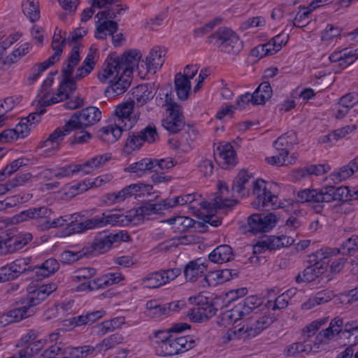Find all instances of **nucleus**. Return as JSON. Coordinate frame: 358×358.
Returning <instances> with one entry per match:
<instances>
[{"label": "nucleus", "mask_w": 358, "mask_h": 358, "mask_svg": "<svg viewBox=\"0 0 358 358\" xmlns=\"http://www.w3.org/2000/svg\"><path fill=\"white\" fill-rule=\"evenodd\" d=\"M87 29L84 28H78L72 31L68 38H66V34L61 29L56 30L54 34H59L62 39L65 40L62 44V48L66 44L71 47V52L66 58L64 60L62 67V83L57 97H64V91L69 88L70 90H77V83L83 80L87 77L94 69L96 66L95 55L96 50L90 48V51L85 58L81 65L78 64L81 61L80 53L83 49L82 45L78 41L87 34ZM59 99H53L55 101Z\"/></svg>", "instance_id": "nucleus-1"}, {"label": "nucleus", "mask_w": 358, "mask_h": 358, "mask_svg": "<svg viewBox=\"0 0 358 358\" xmlns=\"http://www.w3.org/2000/svg\"><path fill=\"white\" fill-rule=\"evenodd\" d=\"M251 176L245 170L241 171L233 185V190L245 196L248 194V186L252 185V195L255 197L252 205L257 209L285 208L287 205L278 201V197L270 192L269 184L262 179L250 181Z\"/></svg>", "instance_id": "nucleus-2"}, {"label": "nucleus", "mask_w": 358, "mask_h": 358, "mask_svg": "<svg viewBox=\"0 0 358 358\" xmlns=\"http://www.w3.org/2000/svg\"><path fill=\"white\" fill-rule=\"evenodd\" d=\"M120 1V0H92V6L100 10L94 17L96 38L105 39L108 35H113L116 32L117 24L113 20L123 10L118 3Z\"/></svg>", "instance_id": "nucleus-3"}, {"label": "nucleus", "mask_w": 358, "mask_h": 358, "mask_svg": "<svg viewBox=\"0 0 358 358\" xmlns=\"http://www.w3.org/2000/svg\"><path fill=\"white\" fill-rule=\"evenodd\" d=\"M339 250L336 248H328L320 250L310 255L309 262L312 265L306 267L301 273L296 276V282H310L314 281L321 275L327 268L326 259H329L333 254H338Z\"/></svg>", "instance_id": "nucleus-4"}, {"label": "nucleus", "mask_w": 358, "mask_h": 358, "mask_svg": "<svg viewBox=\"0 0 358 358\" xmlns=\"http://www.w3.org/2000/svg\"><path fill=\"white\" fill-rule=\"evenodd\" d=\"M208 41L224 53L236 55L243 48V43L231 29L222 27L208 37Z\"/></svg>", "instance_id": "nucleus-5"}, {"label": "nucleus", "mask_w": 358, "mask_h": 358, "mask_svg": "<svg viewBox=\"0 0 358 358\" xmlns=\"http://www.w3.org/2000/svg\"><path fill=\"white\" fill-rule=\"evenodd\" d=\"M64 41L65 40L62 39L59 34L53 35L51 47L54 50V53L47 60L34 66L31 69V73L27 78L29 85L33 84L36 80H37L41 73L49 66L59 61L62 53V44Z\"/></svg>", "instance_id": "nucleus-6"}, {"label": "nucleus", "mask_w": 358, "mask_h": 358, "mask_svg": "<svg viewBox=\"0 0 358 358\" xmlns=\"http://www.w3.org/2000/svg\"><path fill=\"white\" fill-rule=\"evenodd\" d=\"M126 74V68L120 64L118 55L110 53L102 64L97 73V78L101 83H108Z\"/></svg>", "instance_id": "nucleus-7"}, {"label": "nucleus", "mask_w": 358, "mask_h": 358, "mask_svg": "<svg viewBox=\"0 0 358 358\" xmlns=\"http://www.w3.org/2000/svg\"><path fill=\"white\" fill-rule=\"evenodd\" d=\"M117 123L122 125L125 130L131 129L139 120L141 113L138 107L135 108L134 100H127L118 104L114 110Z\"/></svg>", "instance_id": "nucleus-8"}, {"label": "nucleus", "mask_w": 358, "mask_h": 358, "mask_svg": "<svg viewBox=\"0 0 358 358\" xmlns=\"http://www.w3.org/2000/svg\"><path fill=\"white\" fill-rule=\"evenodd\" d=\"M123 222L122 216L116 213H103L101 216H95L76 224L73 230L82 233L87 230H92L104 227L107 225H115Z\"/></svg>", "instance_id": "nucleus-9"}, {"label": "nucleus", "mask_w": 358, "mask_h": 358, "mask_svg": "<svg viewBox=\"0 0 358 358\" xmlns=\"http://www.w3.org/2000/svg\"><path fill=\"white\" fill-rule=\"evenodd\" d=\"M101 117V113L96 107H87L75 113L66 122L71 130L81 129L94 124Z\"/></svg>", "instance_id": "nucleus-10"}, {"label": "nucleus", "mask_w": 358, "mask_h": 358, "mask_svg": "<svg viewBox=\"0 0 358 358\" xmlns=\"http://www.w3.org/2000/svg\"><path fill=\"white\" fill-rule=\"evenodd\" d=\"M195 345V340L190 336L173 337L161 345V356H173L185 352Z\"/></svg>", "instance_id": "nucleus-11"}, {"label": "nucleus", "mask_w": 358, "mask_h": 358, "mask_svg": "<svg viewBox=\"0 0 358 358\" xmlns=\"http://www.w3.org/2000/svg\"><path fill=\"white\" fill-rule=\"evenodd\" d=\"M168 94H166L165 105L166 116L162 120V126L171 133H176L185 126L184 117L180 111L179 106L170 101Z\"/></svg>", "instance_id": "nucleus-12"}, {"label": "nucleus", "mask_w": 358, "mask_h": 358, "mask_svg": "<svg viewBox=\"0 0 358 358\" xmlns=\"http://www.w3.org/2000/svg\"><path fill=\"white\" fill-rule=\"evenodd\" d=\"M262 315H253L249 320L243 321L245 329L250 336L254 338L262 331L268 328L274 321V317L270 313V310H262L260 308Z\"/></svg>", "instance_id": "nucleus-13"}, {"label": "nucleus", "mask_w": 358, "mask_h": 358, "mask_svg": "<svg viewBox=\"0 0 358 358\" xmlns=\"http://www.w3.org/2000/svg\"><path fill=\"white\" fill-rule=\"evenodd\" d=\"M230 192L226 184L220 183L218 185V192L215 196L210 199V201H200L199 206L203 209H209L211 208L215 209H222L231 208L236 205V200L232 199L229 196Z\"/></svg>", "instance_id": "nucleus-14"}, {"label": "nucleus", "mask_w": 358, "mask_h": 358, "mask_svg": "<svg viewBox=\"0 0 358 358\" xmlns=\"http://www.w3.org/2000/svg\"><path fill=\"white\" fill-rule=\"evenodd\" d=\"M278 218L273 213H255L248 217V224L250 231L257 234L267 232L272 229L277 224Z\"/></svg>", "instance_id": "nucleus-15"}, {"label": "nucleus", "mask_w": 358, "mask_h": 358, "mask_svg": "<svg viewBox=\"0 0 358 358\" xmlns=\"http://www.w3.org/2000/svg\"><path fill=\"white\" fill-rule=\"evenodd\" d=\"M153 189L152 185L137 182L131 184L117 192L108 194L106 196L107 201L110 204L120 203L134 195L138 192H146L150 193Z\"/></svg>", "instance_id": "nucleus-16"}, {"label": "nucleus", "mask_w": 358, "mask_h": 358, "mask_svg": "<svg viewBox=\"0 0 358 358\" xmlns=\"http://www.w3.org/2000/svg\"><path fill=\"white\" fill-rule=\"evenodd\" d=\"M57 289V285L54 282L43 285L36 289L30 287L28 289L27 298L23 299L21 303H26L29 307L34 308V306L40 304Z\"/></svg>", "instance_id": "nucleus-17"}, {"label": "nucleus", "mask_w": 358, "mask_h": 358, "mask_svg": "<svg viewBox=\"0 0 358 358\" xmlns=\"http://www.w3.org/2000/svg\"><path fill=\"white\" fill-rule=\"evenodd\" d=\"M61 78H62V80L59 83L57 91L55 94H52V95L48 91V89L52 86V85L53 83V81H54L53 75H49L46 78V79L43 81L41 88V93H43V95L38 101V106H39L41 107H45V106H50L52 104L59 103L60 101L65 100V99H67L69 92H74L76 91V90H73V91L70 90L69 88H67L64 92V97H62V99L61 98V99H58L57 101H55V100H53V99H56V98L59 99V97H57V94H59L60 85L63 80V78H62V75H61Z\"/></svg>", "instance_id": "nucleus-18"}, {"label": "nucleus", "mask_w": 358, "mask_h": 358, "mask_svg": "<svg viewBox=\"0 0 358 358\" xmlns=\"http://www.w3.org/2000/svg\"><path fill=\"white\" fill-rule=\"evenodd\" d=\"M6 236L7 237L4 238V245H6L8 254L21 250L33 238L32 234L30 233L17 231H10Z\"/></svg>", "instance_id": "nucleus-19"}, {"label": "nucleus", "mask_w": 358, "mask_h": 358, "mask_svg": "<svg viewBox=\"0 0 358 358\" xmlns=\"http://www.w3.org/2000/svg\"><path fill=\"white\" fill-rule=\"evenodd\" d=\"M166 55V50L161 47L156 46L152 48L143 60L145 64L147 73H156L163 66Z\"/></svg>", "instance_id": "nucleus-20"}, {"label": "nucleus", "mask_w": 358, "mask_h": 358, "mask_svg": "<svg viewBox=\"0 0 358 358\" xmlns=\"http://www.w3.org/2000/svg\"><path fill=\"white\" fill-rule=\"evenodd\" d=\"M206 262L201 258H197L194 260L190 261L185 267L184 274L187 280L190 282H195L199 278L207 275Z\"/></svg>", "instance_id": "nucleus-21"}, {"label": "nucleus", "mask_w": 358, "mask_h": 358, "mask_svg": "<svg viewBox=\"0 0 358 358\" xmlns=\"http://www.w3.org/2000/svg\"><path fill=\"white\" fill-rule=\"evenodd\" d=\"M142 53L138 49H130L124 51L121 56H118L120 64L126 68V73L131 74L136 68L139 73H141L138 63L142 59Z\"/></svg>", "instance_id": "nucleus-22"}, {"label": "nucleus", "mask_w": 358, "mask_h": 358, "mask_svg": "<svg viewBox=\"0 0 358 358\" xmlns=\"http://www.w3.org/2000/svg\"><path fill=\"white\" fill-rule=\"evenodd\" d=\"M130 74L126 73L119 76L112 82H109V85L105 90V95L109 99H114L117 96L124 94L129 88L131 84Z\"/></svg>", "instance_id": "nucleus-23"}, {"label": "nucleus", "mask_w": 358, "mask_h": 358, "mask_svg": "<svg viewBox=\"0 0 358 358\" xmlns=\"http://www.w3.org/2000/svg\"><path fill=\"white\" fill-rule=\"evenodd\" d=\"M217 160L222 168L227 169L236 164V155L234 147L230 143L220 145L217 148Z\"/></svg>", "instance_id": "nucleus-24"}, {"label": "nucleus", "mask_w": 358, "mask_h": 358, "mask_svg": "<svg viewBox=\"0 0 358 358\" xmlns=\"http://www.w3.org/2000/svg\"><path fill=\"white\" fill-rule=\"evenodd\" d=\"M113 180V174L112 173H106L99 176L93 180H87L78 183L76 185L72 186L71 188L76 192L75 194H79L87 191L90 188L104 186L110 183Z\"/></svg>", "instance_id": "nucleus-25"}, {"label": "nucleus", "mask_w": 358, "mask_h": 358, "mask_svg": "<svg viewBox=\"0 0 358 358\" xmlns=\"http://www.w3.org/2000/svg\"><path fill=\"white\" fill-rule=\"evenodd\" d=\"M167 208L166 200L155 203H147L136 208L134 211H131L130 215L136 216L138 220H144L146 217L160 213L162 210Z\"/></svg>", "instance_id": "nucleus-26"}, {"label": "nucleus", "mask_w": 358, "mask_h": 358, "mask_svg": "<svg viewBox=\"0 0 358 358\" xmlns=\"http://www.w3.org/2000/svg\"><path fill=\"white\" fill-rule=\"evenodd\" d=\"M324 201H347L352 200V191L348 187H335L331 185L324 187Z\"/></svg>", "instance_id": "nucleus-27"}, {"label": "nucleus", "mask_w": 358, "mask_h": 358, "mask_svg": "<svg viewBox=\"0 0 358 358\" xmlns=\"http://www.w3.org/2000/svg\"><path fill=\"white\" fill-rule=\"evenodd\" d=\"M262 299L257 296H250L245 298L243 301L240 302L235 307L236 311L239 313L241 317L249 315L252 311L257 315L260 311L262 306Z\"/></svg>", "instance_id": "nucleus-28"}, {"label": "nucleus", "mask_w": 358, "mask_h": 358, "mask_svg": "<svg viewBox=\"0 0 358 358\" xmlns=\"http://www.w3.org/2000/svg\"><path fill=\"white\" fill-rule=\"evenodd\" d=\"M111 159L110 153H105L94 156L85 162L78 164L80 173L84 175L90 174L95 170L103 167Z\"/></svg>", "instance_id": "nucleus-29"}, {"label": "nucleus", "mask_w": 358, "mask_h": 358, "mask_svg": "<svg viewBox=\"0 0 358 358\" xmlns=\"http://www.w3.org/2000/svg\"><path fill=\"white\" fill-rule=\"evenodd\" d=\"M49 214L50 210L46 207L32 208L22 211L19 214L13 216L12 218V222L14 224H19L31 219H40L46 217L49 215Z\"/></svg>", "instance_id": "nucleus-30"}, {"label": "nucleus", "mask_w": 358, "mask_h": 358, "mask_svg": "<svg viewBox=\"0 0 358 358\" xmlns=\"http://www.w3.org/2000/svg\"><path fill=\"white\" fill-rule=\"evenodd\" d=\"M329 59L331 62H338L340 66L345 68L358 59V53L357 50L345 48L333 52Z\"/></svg>", "instance_id": "nucleus-31"}, {"label": "nucleus", "mask_w": 358, "mask_h": 358, "mask_svg": "<svg viewBox=\"0 0 358 358\" xmlns=\"http://www.w3.org/2000/svg\"><path fill=\"white\" fill-rule=\"evenodd\" d=\"M296 143L297 138L295 132L289 131L278 137L274 142V146L278 151H280V156L289 157V150Z\"/></svg>", "instance_id": "nucleus-32"}, {"label": "nucleus", "mask_w": 358, "mask_h": 358, "mask_svg": "<svg viewBox=\"0 0 358 358\" xmlns=\"http://www.w3.org/2000/svg\"><path fill=\"white\" fill-rule=\"evenodd\" d=\"M124 127L115 123L103 127L100 130V138L106 143H113L116 142L122 136Z\"/></svg>", "instance_id": "nucleus-33"}, {"label": "nucleus", "mask_w": 358, "mask_h": 358, "mask_svg": "<svg viewBox=\"0 0 358 358\" xmlns=\"http://www.w3.org/2000/svg\"><path fill=\"white\" fill-rule=\"evenodd\" d=\"M23 306L13 309L4 314L5 324L19 322L24 318L31 316L34 313V309L29 307L26 303H22Z\"/></svg>", "instance_id": "nucleus-34"}, {"label": "nucleus", "mask_w": 358, "mask_h": 358, "mask_svg": "<svg viewBox=\"0 0 358 358\" xmlns=\"http://www.w3.org/2000/svg\"><path fill=\"white\" fill-rule=\"evenodd\" d=\"M201 196L197 194H189L180 196L175 197L171 199H166L168 208H173L178 205H186L189 204V208H192L195 213H198L199 209L196 206L192 205L194 202L200 201ZM200 202H199V203Z\"/></svg>", "instance_id": "nucleus-35"}, {"label": "nucleus", "mask_w": 358, "mask_h": 358, "mask_svg": "<svg viewBox=\"0 0 358 358\" xmlns=\"http://www.w3.org/2000/svg\"><path fill=\"white\" fill-rule=\"evenodd\" d=\"M152 170L151 158H144L138 162L131 163L124 169L125 172L134 174L137 177H142Z\"/></svg>", "instance_id": "nucleus-36"}, {"label": "nucleus", "mask_w": 358, "mask_h": 358, "mask_svg": "<svg viewBox=\"0 0 358 358\" xmlns=\"http://www.w3.org/2000/svg\"><path fill=\"white\" fill-rule=\"evenodd\" d=\"M132 94L134 101L137 103L138 108L147 103L155 95L152 87L148 85H140L137 86L133 90Z\"/></svg>", "instance_id": "nucleus-37"}, {"label": "nucleus", "mask_w": 358, "mask_h": 358, "mask_svg": "<svg viewBox=\"0 0 358 358\" xmlns=\"http://www.w3.org/2000/svg\"><path fill=\"white\" fill-rule=\"evenodd\" d=\"M232 249L227 245H222L217 247L208 256V258L211 262L218 264L229 262L232 259Z\"/></svg>", "instance_id": "nucleus-38"}, {"label": "nucleus", "mask_w": 358, "mask_h": 358, "mask_svg": "<svg viewBox=\"0 0 358 358\" xmlns=\"http://www.w3.org/2000/svg\"><path fill=\"white\" fill-rule=\"evenodd\" d=\"M174 83L178 98L181 101L187 100L191 90V82L180 72L176 75Z\"/></svg>", "instance_id": "nucleus-39"}, {"label": "nucleus", "mask_w": 358, "mask_h": 358, "mask_svg": "<svg viewBox=\"0 0 358 358\" xmlns=\"http://www.w3.org/2000/svg\"><path fill=\"white\" fill-rule=\"evenodd\" d=\"M324 187L320 189H303L298 193V198L300 202H325L324 201Z\"/></svg>", "instance_id": "nucleus-40"}, {"label": "nucleus", "mask_w": 358, "mask_h": 358, "mask_svg": "<svg viewBox=\"0 0 358 358\" xmlns=\"http://www.w3.org/2000/svg\"><path fill=\"white\" fill-rule=\"evenodd\" d=\"M124 339V336L122 334H113L104 338L101 342L96 344V351L99 353H101L113 349L117 345L123 343Z\"/></svg>", "instance_id": "nucleus-41"}, {"label": "nucleus", "mask_w": 358, "mask_h": 358, "mask_svg": "<svg viewBox=\"0 0 358 358\" xmlns=\"http://www.w3.org/2000/svg\"><path fill=\"white\" fill-rule=\"evenodd\" d=\"M273 91L271 85L268 82L262 83L255 92L253 96V105L264 104L272 96Z\"/></svg>", "instance_id": "nucleus-42"}, {"label": "nucleus", "mask_w": 358, "mask_h": 358, "mask_svg": "<svg viewBox=\"0 0 358 358\" xmlns=\"http://www.w3.org/2000/svg\"><path fill=\"white\" fill-rule=\"evenodd\" d=\"M222 339L223 343H228L229 342L236 339H250V336L248 333L246 331V329H245V324L243 322L241 324L232 329H229L222 336Z\"/></svg>", "instance_id": "nucleus-43"}, {"label": "nucleus", "mask_w": 358, "mask_h": 358, "mask_svg": "<svg viewBox=\"0 0 358 358\" xmlns=\"http://www.w3.org/2000/svg\"><path fill=\"white\" fill-rule=\"evenodd\" d=\"M145 313L152 318H158L169 314V308L166 304H161L157 301L150 300L145 304Z\"/></svg>", "instance_id": "nucleus-44"}, {"label": "nucleus", "mask_w": 358, "mask_h": 358, "mask_svg": "<svg viewBox=\"0 0 358 358\" xmlns=\"http://www.w3.org/2000/svg\"><path fill=\"white\" fill-rule=\"evenodd\" d=\"M215 312L213 308L208 306L206 308L199 306L190 310L188 313L189 319L194 322H201L213 315Z\"/></svg>", "instance_id": "nucleus-45"}, {"label": "nucleus", "mask_w": 358, "mask_h": 358, "mask_svg": "<svg viewBox=\"0 0 358 358\" xmlns=\"http://www.w3.org/2000/svg\"><path fill=\"white\" fill-rule=\"evenodd\" d=\"M31 49V45L28 43H24L15 48L14 50L9 55H6L5 58V64L10 65L17 61L22 57L27 55Z\"/></svg>", "instance_id": "nucleus-46"}, {"label": "nucleus", "mask_w": 358, "mask_h": 358, "mask_svg": "<svg viewBox=\"0 0 358 358\" xmlns=\"http://www.w3.org/2000/svg\"><path fill=\"white\" fill-rule=\"evenodd\" d=\"M168 224L173 225V230L176 232H184L193 224V220L188 217L178 216L171 217L165 221Z\"/></svg>", "instance_id": "nucleus-47"}, {"label": "nucleus", "mask_w": 358, "mask_h": 358, "mask_svg": "<svg viewBox=\"0 0 358 358\" xmlns=\"http://www.w3.org/2000/svg\"><path fill=\"white\" fill-rule=\"evenodd\" d=\"M268 243V250H275L283 247L292 245L294 240L288 236H269L266 238Z\"/></svg>", "instance_id": "nucleus-48"}, {"label": "nucleus", "mask_w": 358, "mask_h": 358, "mask_svg": "<svg viewBox=\"0 0 358 358\" xmlns=\"http://www.w3.org/2000/svg\"><path fill=\"white\" fill-rule=\"evenodd\" d=\"M22 9L31 22H35L39 18V4L38 0H26L22 3Z\"/></svg>", "instance_id": "nucleus-49"}, {"label": "nucleus", "mask_w": 358, "mask_h": 358, "mask_svg": "<svg viewBox=\"0 0 358 358\" xmlns=\"http://www.w3.org/2000/svg\"><path fill=\"white\" fill-rule=\"evenodd\" d=\"M336 329H331V327H328L324 330L320 331L315 338V341L314 343V350H318L320 349V345L322 344H327L330 341H331L336 336L339 334Z\"/></svg>", "instance_id": "nucleus-50"}, {"label": "nucleus", "mask_w": 358, "mask_h": 358, "mask_svg": "<svg viewBox=\"0 0 358 358\" xmlns=\"http://www.w3.org/2000/svg\"><path fill=\"white\" fill-rule=\"evenodd\" d=\"M115 237L112 234L96 237L93 242L94 249L100 253L107 252L115 243Z\"/></svg>", "instance_id": "nucleus-51"}, {"label": "nucleus", "mask_w": 358, "mask_h": 358, "mask_svg": "<svg viewBox=\"0 0 358 358\" xmlns=\"http://www.w3.org/2000/svg\"><path fill=\"white\" fill-rule=\"evenodd\" d=\"M343 334L349 340L352 345L358 344V321L352 320L344 324Z\"/></svg>", "instance_id": "nucleus-52"}, {"label": "nucleus", "mask_w": 358, "mask_h": 358, "mask_svg": "<svg viewBox=\"0 0 358 358\" xmlns=\"http://www.w3.org/2000/svg\"><path fill=\"white\" fill-rule=\"evenodd\" d=\"M143 143V141L138 132L130 134L125 142L124 152L130 154L131 152L140 149Z\"/></svg>", "instance_id": "nucleus-53"}, {"label": "nucleus", "mask_w": 358, "mask_h": 358, "mask_svg": "<svg viewBox=\"0 0 358 358\" xmlns=\"http://www.w3.org/2000/svg\"><path fill=\"white\" fill-rule=\"evenodd\" d=\"M143 285L148 288H157L164 285L161 271L151 273L142 278Z\"/></svg>", "instance_id": "nucleus-54"}, {"label": "nucleus", "mask_w": 358, "mask_h": 358, "mask_svg": "<svg viewBox=\"0 0 358 358\" xmlns=\"http://www.w3.org/2000/svg\"><path fill=\"white\" fill-rule=\"evenodd\" d=\"M236 310H237L234 307L233 309L222 313L217 319V324L220 326L227 327L241 319L239 313Z\"/></svg>", "instance_id": "nucleus-55"}, {"label": "nucleus", "mask_w": 358, "mask_h": 358, "mask_svg": "<svg viewBox=\"0 0 358 358\" xmlns=\"http://www.w3.org/2000/svg\"><path fill=\"white\" fill-rule=\"evenodd\" d=\"M353 172L350 164H348L341 167L338 170L334 171L329 176V178L335 183H338L351 177Z\"/></svg>", "instance_id": "nucleus-56"}, {"label": "nucleus", "mask_w": 358, "mask_h": 358, "mask_svg": "<svg viewBox=\"0 0 358 358\" xmlns=\"http://www.w3.org/2000/svg\"><path fill=\"white\" fill-rule=\"evenodd\" d=\"M59 267V264L57 261L53 258H50L47 259L38 268L36 273H40L43 277H48L57 271Z\"/></svg>", "instance_id": "nucleus-57"}, {"label": "nucleus", "mask_w": 358, "mask_h": 358, "mask_svg": "<svg viewBox=\"0 0 358 358\" xmlns=\"http://www.w3.org/2000/svg\"><path fill=\"white\" fill-rule=\"evenodd\" d=\"M71 131L68 124L66 123L63 127L57 128L50 134L48 139L50 140L52 143L57 144V147L59 148L64 136L69 134Z\"/></svg>", "instance_id": "nucleus-58"}, {"label": "nucleus", "mask_w": 358, "mask_h": 358, "mask_svg": "<svg viewBox=\"0 0 358 358\" xmlns=\"http://www.w3.org/2000/svg\"><path fill=\"white\" fill-rule=\"evenodd\" d=\"M311 350L315 351L314 350V345L312 346L310 344L308 343L299 342L294 343L289 345L285 350V353L287 356L296 357L301 352Z\"/></svg>", "instance_id": "nucleus-59"}, {"label": "nucleus", "mask_w": 358, "mask_h": 358, "mask_svg": "<svg viewBox=\"0 0 358 358\" xmlns=\"http://www.w3.org/2000/svg\"><path fill=\"white\" fill-rule=\"evenodd\" d=\"M266 24L265 19L262 16H257L248 18L243 21L241 24L239 29L242 31H246L257 27H264Z\"/></svg>", "instance_id": "nucleus-60"}, {"label": "nucleus", "mask_w": 358, "mask_h": 358, "mask_svg": "<svg viewBox=\"0 0 358 358\" xmlns=\"http://www.w3.org/2000/svg\"><path fill=\"white\" fill-rule=\"evenodd\" d=\"M80 173L78 164H70L55 169L54 176L58 179L70 177L74 173Z\"/></svg>", "instance_id": "nucleus-61"}, {"label": "nucleus", "mask_w": 358, "mask_h": 358, "mask_svg": "<svg viewBox=\"0 0 358 358\" xmlns=\"http://www.w3.org/2000/svg\"><path fill=\"white\" fill-rule=\"evenodd\" d=\"M288 305L287 296L282 294L278 296L275 301H268L266 304L262 307V310H270L271 308L273 310L283 309Z\"/></svg>", "instance_id": "nucleus-62"}, {"label": "nucleus", "mask_w": 358, "mask_h": 358, "mask_svg": "<svg viewBox=\"0 0 358 358\" xmlns=\"http://www.w3.org/2000/svg\"><path fill=\"white\" fill-rule=\"evenodd\" d=\"M338 250V254L340 252L349 255L355 253L358 250V236L353 235L348 238Z\"/></svg>", "instance_id": "nucleus-63"}, {"label": "nucleus", "mask_w": 358, "mask_h": 358, "mask_svg": "<svg viewBox=\"0 0 358 358\" xmlns=\"http://www.w3.org/2000/svg\"><path fill=\"white\" fill-rule=\"evenodd\" d=\"M143 142L152 143L155 142L159 136L155 125L149 124L145 128L138 131Z\"/></svg>", "instance_id": "nucleus-64"}]
</instances>
